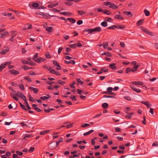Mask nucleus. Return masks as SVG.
I'll return each instance as SVG.
<instances>
[{"label": "nucleus", "instance_id": "2eb2a0df", "mask_svg": "<svg viewBox=\"0 0 158 158\" xmlns=\"http://www.w3.org/2000/svg\"><path fill=\"white\" fill-rule=\"evenodd\" d=\"M101 55L102 56L104 55H106L108 57H110L111 56V53L108 52H103L101 54Z\"/></svg>", "mask_w": 158, "mask_h": 158}, {"label": "nucleus", "instance_id": "58836bf2", "mask_svg": "<svg viewBox=\"0 0 158 158\" xmlns=\"http://www.w3.org/2000/svg\"><path fill=\"white\" fill-rule=\"evenodd\" d=\"M90 125L89 124H88V123H85L84 124H83L82 125H81V127H86L88 126H89Z\"/></svg>", "mask_w": 158, "mask_h": 158}, {"label": "nucleus", "instance_id": "4d7b16f0", "mask_svg": "<svg viewBox=\"0 0 158 158\" xmlns=\"http://www.w3.org/2000/svg\"><path fill=\"white\" fill-rule=\"evenodd\" d=\"M69 47L70 48H76V44H71L69 45Z\"/></svg>", "mask_w": 158, "mask_h": 158}, {"label": "nucleus", "instance_id": "6e6552de", "mask_svg": "<svg viewBox=\"0 0 158 158\" xmlns=\"http://www.w3.org/2000/svg\"><path fill=\"white\" fill-rule=\"evenodd\" d=\"M109 7L114 9H117L118 8V6H117L115 4L112 3L109 6Z\"/></svg>", "mask_w": 158, "mask_h": 158}, {"label": "nucleus", "instance_id": "49530a36", "mask_svg": "<svg viewBox=\"0 0 158 158\" xmlns=\"http://www.w3.org/2000/svg\"><path fill=\"white\" fill-rule=\"evenodd\" d=\"M60 13L62 15H69V14H70V13L69 12L64 11L63 12Z\"/></svg>", "mask_w": 158, "mask_h": 158}, {"label": "nucleus", "instance_id": "412c9836", "mask_svg": "<svg viewBox=\"0 0 158 158\" xmlns=\"http://www.w3.org/2000/svg\"><path fill=\"white\" fill-rule=\"evenodd\" d=\"M94 131V130H91L88 132L84 133L83 134V135L84 136H86L88 135H89Z\"/></svg>", "mask_w": 158, "mask_h": 158}, {"label": "nucleus", "instance_id": "bb28decb", "mask_svg": "<svg viewBox=\"0 0 158 158\" xmlns=\"http://www.w3.org/2000/svg\"><path fill=\"white\" fill-rule=\"evenodd\" d=\"M107 92L109 93V94H112L111 91L113 90V89L111 87H109L107 89Z\"/></svg>", "mask_w": 158, "mask_h": 158}, {"label": "nucleus", "instance_id": "f3484780", "mask_svg": "<svg viewBox=\"0 0 158 158\" xmlns=\"http://www.w3.org/2000/svg\"><path fill=\"white\" fill-rule=\"evenodd\" d=\"M93 32L96 31L99 32L101 31V29L100 27H98L95 28L94 29H93Z\"/></svg>", "mask_w": 158, "mask_h": 158}, {"label": "nucleus", "instance_id": "13d9d810", "mask_svg": "<svg viewBox=\"0 0 158 158\" xmlns=\"http://www.w3.org/2000/svg\"><path fill=\"white\" fill-rule=\"evenodd\" d=\"M22 68L23 69H24L25 70H27L29 69V67L26 65H25V66H23V67H22Z\"/></svg>", "mask_w": 158, "mask_h": 158}, {"label": "nucleus", "instance_id": "9b49d317", "mask_svg": "<svg viewBox=\"0 0 158 158\" xmlns=\"http://www.w3.org/2000/svg\"><path fill=\"white\" fill-rule=\"evenodd\" d=\"M115 64H116L115 63L110 64H109V66L112 69L115 70L116 69V67L115 66Z\"/></svg>", "mask_w": 158, "mask_h": 158}, {"label": "nucleus", "instance_id": "4468645a", "mask_svg": "<svg viewBox=\"0 0 158 158\" xmlns=\"http://www.w3.org/2000/svg\"><path fill=\"white\" fill-rule=\"evenodd\" d=\"M123 13L127 15H129L130 17H132L133 15V14L131 13V12L129 11H125L123 12Z\"/></svg>", "mask_w": 158, "mask_h": 158}, {"label": "nucleus", "instance_id": "0e129e2a", "mask_svg": "<svg viewBox=\"0 0 158 158\" xmlns=\"http://www.w3.org/2000/svg\"><path fill=\"white\" fill-rule=\"evenodd\" d=\"M131 68H128L126 70V73H128L131 72Z\"/></svg>", "mask_w": 158, "mask_h": 158}, {"label": "nucleus", "instance_id": "864d4df0", "mask_svg": "<svg viewBox=\"0 0 158 158\" xmlns=\"http://www.w3.org/2000/svg\"><path fill=\"white\" fill-rule=\"evenodd\" d=\"M77 94H80L82 92H84L83 91H82L79 89H77Z\"/></svg>", "mask_w": 158, "mask_h": 158}, {"label": "nucleus", "instance_id": "3c124183", "mask_svg": "<svg viewBox=\"0 0 158 158\" xmlns=\"http://www.w3.org/2000/svg\"><path fill=\"white\" fill-rule=\"evenodd\" d=\"M64 3L66 5L69 6H71L73 4V3L69 2H65Z\"/></svg>", "mask_w": 158, "mask_h": 158}, {"label": "nucleus", "instance_id": "ea45409f", "mask_svg": "<svg viewBox=\"0 0 158 158\" xmlns=\"http://www.w3.org/2000/svg\"><path fill=\"white\" fill-rule=\"evenodd\" d=\"M117 28L118 29H123L125 28V26L122 25H118V26H117Z\"/></svg>", "mask_w": 158, "mask_h": 158}, {"label": "nucleus", "instance_id": "0eeeda50", "mask_svg": "<svg viewBox=\"0 0 158 158\" xmlns=\"http://www.w3.org/2000/svg\"><path fill=\"white\" fill-rule=\"evenodd\" d=\"M115 19H117L119 20H123L124 19L123 17L122 16L118 15H115L114 17Z\"/></svg>", "mask_w": 158, "mask_h": 158}, {"label": "nucleus", "instance_id": "f8f14e48", "mask_svg": "<svg viewBox=\"0 0 158 158\" xmlns=\"http://www.w3.org/2000/svg\"><path fill=\"white\" fill-rule=\"evenodd\" d=\"M0 37L2 39H3L4 38V36H7L9 35V33L8 32L6 31L3 33H2L1 34Z\"/></svg>", "mask_w": 158, "mask_h": 158}, {"label": "nucleus", "instance_id": "603ef678", "mask_svg": "<svg viewBox=\"0 0 158 158\" xmlns=\"http://www.w3.org/2000/svg\"><path fill=\"white\" fill-rule=\"evenodd\" d=\"M77 99H72V102L73 104H75L78 103V101H77Z\"/></svg>", "mask_w": 158, "mask_h": 158}, {"label": "nucleus", "instance_id": "72a5a7b5", "mask_svg": "<svg viewBox=\"0 0 158 158\" xmlns=\"http://www.w3.org/2000/svg\"><path fill=\"white\" fill-rule=\"evenodd\" d=\"M27 27V29H31L32 28V25L31 24L29 25V24H27L26 25L25 27Z\"/></svg>", "mask_w": 158, "mask_h": 158}, {"label": "nucleus", "instance_id": "774afa93", "mask_svg": "<svg viewBox=\"0 0 158 158\" xmlns=\"http://www.w3.org/2000/svg\"><path fill=\"white\" fill-rule=\"evenodd\" d=\"M34 148L33 147H31L29 149L28 151L30 152H32L34 150Z\"/></svg>", "mask_w": 158, "mask_h": 158}, {"label": "nucleus", "instance_id": "393cba45", "mask_svg": "<svg viewBox=\"0 0 158 158\" xmlns=\"http://www.w3.org/2000/svg\"><path fill=\"white\" fill-rule=\"evenodd\" d=\"M51 98V96L49 94L46 95L45 96H42L40 98V99H49Z\"/></svg>", "mask_w": 158, "mask_h": 158}, {"label": "nucleus", "instance_id": "39448f33", "mask_svg": "<svg viewBox=\"0 0 158 158\" xmlns=\"http://www.w3.org/2000/svg\"><path fill=\"white\" fill-rule=\"evenodd\" d=\"M32 106L33 108L37 112H40L41 111V110L37 107V105H36L33 104Z\"/></svg>", "mask_w": 158, "mask_h": 158}, {"label": "nucleus", "instance_id": "1a4fd4ad", "mask_svg": "<svg viewBox=\"0 0 158 158\" xmlns=\"http://www.w3.org/2000/svg\"><path fill=\"white\" fill-rule=\"evenodd\" d=\"M141 102L146 106L147 108L151 107L152 106V105L148 101L145 102Z\"/></svg>", "mask_w": 158, "mask_h": 158}, {"label": "nucleus", "instance_id": "4c0bfd02", "mask_svg": "<svg viewBox=\"0 0 158 158\" xmlns=\"http://www.w3.org/2000/svg\"><path fill=\"white\" fill-rule=\"evenodd\" d=\"M102 106L103 108H106L108 106V105L106 103H104L102 104Z\"/></svg>", "mask_w": 158, "mask_h": 158}, {"label": "nucleus", "instance_id": "cd10ccee", "mask_svg": "<svg viewBox=\"0 0 158 158\" xmlns=\"http://www.w3.org/2000/svg\"><path fill=\"white\" fill-rule=\"evenodd\" d=\"M144 12L146 16H148L150 15L149 11L146 9H145L144 10Z\"/></svg>", "mask_w": 158, "mask_h": 158}, {"label": "nucleus", "instance_id": "6ab92c4d", "mask_svg": "<svg viewBox=\"0 0 158 158\" xmlns=\"http://www.w3.org/2000/svg\"><path fill=\"white\" fill-rule=\"evenodd\" d=\"M48 70L50 72L51 74H54L55 73L56 71H55V70L52 69L51 67H49V69Z\"/></svg>", "mask_w": 158, "mask_h": 158}, {"label": "nucleus", "instance_id": "423d86ee", "mask_svg": "<svg viewBox=\"0 0 158 158\" xmlns=\"http://www.w3.org/2000/svg\"><path fill=\"white\" fill-rule=\"evenodd\" d=\"M12 74L16 75L19 74V72L16 70L14 69H12L9 71Z\"/></svg>", "mask_w": 158, "mask_h": 158}, {"label": "nucleus", "instance_id": "aec40b11", "mask_svg": "<svg viewBox=\"0 0 158 158\" xmlns=\"http://www.w3.org/2000/svg\"><path fill=\"white\" fill-rule=\"evenodd\" d=\"M77 13L79 15H81L86 13V12L84 10H78L77 11Z\"/></svg>", "mask_w": 158, "mask_h": 158}, {"label": "nucleus", "instance_id": "e2e57ef3", "mask_svg": "<svg viewBox=\"0 0 158 158\" xmlns=\"http://www.w3.org/2000/svg\"><path fill=\"white\" fill-rule=\"evenodd\" d=\"M45 56L47 58H50L51 57V56L49 54H45Z\"/></svg>", "mask_w": 158, "mask_h": 158}, {"label": "nucleus", "instance_id": "e433bc0d", "mask_svg": "<svg viewBox=\"0 0 158 158\" xmlns=\"http://www.w3.org/2000/svg\"><path fill=\"white\" fill-rule=\"evenodd\" d=\"M108 46V44L107 42H105L103 43V46L105 49L107 48Z\"/></svg>", "mask_w": 158, "mask_h": 158}, {"label": "nucleus", "instance_id": "79ce46f5", "mask_svg": "<svg viewBox=\"0 0 158 158\" xmlns=\"http://www.w3.org/2000/svg\"><path fill=\"white\" fill-rule=\"evenodd\" d=\"M139 65H134V66L133 68V69H135V71H137L138 70V68L139 67Z\"/></svg>", "mask_w": 158, "mask_h": 158}, {"label": "nucleus", "instance_id": "bf43d9fd", "mask_svg": "<svg viewBox=\"0 0 158 158\" xmlns=\"http://www.w3.org/2000/svg\"><path fill=\"white\" fill-rule=\"evenodd\" d=\"M11 32L12 33L11 34L12 36H13L14 38L16 35V34L15 31H12Z\"/></svg>", "mask_w": 158, "mask_h": 158}, {"label": "nucleus", "instance_id": "7ed1b4c3", "mask_svg": "<svg viewBox=\"0 0 158 158\" xmlns=\"http://www.w3.org/2000/svg\"><path fill=\"white\" fill-rule=\"evenodd\" d=\"M131 88L132 90L136 93H139L141 91V90L135 87L134 86H131Z\"/></svg>", "mask_w": 158, "mask_h": 158}, {"label": "nucleus", "instance_id": "09e8293b", "mask_svg": "<svg viewBox=\"0 0 158 158\" xmlns=\"http://www.w3.org/2000/svg\"><path fill=\"white\" fill-rule=\"evenodd\" d=\"M58 83L60 85H63L65 83V82L64 81H61L60 80H59L58 81Z\"/></svg>", "mask_w": 158, "mask_h": 158}, {"label": "nucleus", "instance_id": "4be33fe9", "mask_svg": "<svg viewBox=\"0 0 158 158\" xmlns=\"http://www.w3.org/2000/svg\"><path fill=\"white\" fill-rule=\"evenodd\" d=\"M58 3L57 2L55 4H53L51 5H49L48 6V7L49 8H52L55 7L56 6L58 5Z\"/></svg>", "mask_w": 158, "mask_h": 158}, {"label": "nucleus", "instance_id": "052dcab7", "mask_svg": "<svg viewBox=\"0 0 158 158\" xmlns=\"http://www.w3.org/2000/svg\"><path fill=\"white\" fill-rule=\"evenodd\" d=\"M77 81L78 83H80L82 85L83 84V82L81 81L80 78L77 79Z\"/></svg>", "mask_w": 158, "mask_h": 158}, {"label": "nucleus", "instance_id": "6e6d98bb", "mask_svg": "<svg viewBox=\"0 0 158 158\" xmlns=\"http://www.w3.org/2000/svg\"><path fill=\"white\" fill-rule=\"evenodd\" d=\"M19 87L21 90H24V86L23 85L21 84L19 85Z\"/></svg>", "mask_w": 158, "mask_h": 158}, {"label": "nucleus", "instance_id": "a878e982", "mask_svg": "<svg viewBox=\"0 0 158 158\" xmlns=\"http://www.w3.org/2000/svg\"><path fill=\"white\" fill-rule=\"evenodd\" d=\"M46 30L48 31L51 32L53 31V29L52 27H49L46 28Z\"/></svg>", "mask_w": 158, "mask_h": 158}, {"label": "nucleus", "instance_id": "2f4dec72", "mask_svg": "<svg viewBox=\"0 0 158 158\" xmlns=\"http://www.w3.org/2000/svg\"><path fill=\"white\" fill-rule=\"evenodd\" d=\"M143 19H141L138 21L137 23V25L138 26H139L142 24L143 22Z\"/></svg>", "mask_w": 158, "mask_h": 158}, {"label": "nucleus", "instance_id": "f03ea898", "mask_svg": "<svg viewBox=\"0 0 158 158\" xmlns=\"http://www.w3.org/2000/svg\"><path fill=\"white\" fill-rule=\"evenodd\" d=\"M131 83L135 85H140L141 86H143V87L147 89V88L145 86H143V83L141 81H133L131 82Z\"/></svg>", "mask_w": 158, "mask_h": 158}, {"label": "nucleus", "instance_id": "c9c22d12", "mask_svg": "<svg viewBox=\"0 0 158 158\" xmlns=\"http://www.w3.org/2000/svg\"><path fill=\"white\" fill-rule=\"evenodd\" d=\"M101 25L103 27H106L107 26V24L106 22L104 21L101 23Z\"/></svg>", "mask_w": 158, "mask_h": 158}, {"label": "nucleus", "instance_id": "b1692460", "mask_svg": "<svg viewBox=\"0 0 158 158\" xmlns=\"http://www.w3.org/2000/svg\"><path fill=\"white\" fill-rule=\"evenodd\" d=\"M103 12V13L108 15H110L111 14L110 11V10H104Z\"/></svg>", "mask_w": 158, "mask_h": 158}, {"label": "nucleus", "instance_id": "9d476101", "mask_svg": "<svg viewBox=\"0 0 158 158\" xmlns=\"http://www.w3.org/2000/svg\"><path fill=\"white\" fill-rule=\"evenodd\" d=\"M29 89L31 91H33L35 93H37L38 91V89L37 88H35L33 87H29Z\"/></svg>", "mask_w": 158, "mask_h": 158}, {"label": "nucleus", "instance_id": "338daca9", "mask_svg": "<svg viewBox=\"0 0 158 158\" xmlns=\"http://www.w3.org/2000/svg\"><path fill=\"white\" fill-rule=\"evenodd\" d=\"M64 38L65 40H67L69 38V36L68 35H64Z\"/></svg>", "mask_w": 158, "mask_h": 158}, {"label": "nucleus", "instance_id": "20e7f679", "mask_svg": "<svg viewBox=\"0 0 158 158\" xmlns=\"http://www.w3.org/2000/svg\"><path fill=\"white\" fill-rule=\"evenodd\" d=\"M46 60L44 58H41L40 57H38L37 58V60H35V62L38 63H40L41 62L44 61Z\"/></svg>", "mask_w": 158, "mask_h": 158}, {"label": "nucleus", "instance_id": "c03bdc74", "mask_svg": "<svg viewBox=\"0 0 158 158\" xmlns=\"http://www.w3.org/2000/svg\"><path fill=\"white\" fill-rule=\"evenodd\" d=\"M39 4L37 3H34L32 4V6L34 8H37L39 6Z\"/></svg>", "mask_w": 158, "mask_h": 158}, {"label": "nucleus", "instance_id": "473e14b6", "mask_svg": "<svg viewBox=\"0 0 158 158\" xmlns=\"http://www.w3.org/2000/svg\"><path fill=\"white\" fill-rule=\"evenodd\" d=\"M106 21L108 22H112L113 20L112 18L107 17L106 18Z\"/></svg>", "mask_w": 158, "mask_h": 158}, {"label": "nucleus", "instance_id": "680f3d73", "mask_svg": "<svg viewBox=\"0 0 158 158\" xmlns=\"http://www.w3.org/2000/svg\"><path fill=\"white\" fill-rule=\"evenodd\" d=\"M115 80H116L115 81L116 83H119L121 81H122L123 80L121 79H116Z\"/></svg>", "mask_w": 158, "mask_h": 158}, {"label": "nucleus", "instance_id": "5fc2aeb1", "mask_svg": "<svg viewBox=\"0 0 158 158\" xmlns=\"http://www.w3.org/2000/svg\"><path fill=\"white\" fill-rule=\"evenodd\" d=\"M21 61L22 62V63L23 64H28V63H29V62L28 61L25 60H22Z\"/></svg>", "mask_w": 158, "mask_h": 158}, {"label": "nucleus", "instance_id": "dca6fc26", "mask_svg": "<svg viewBox=\"0 0 158 158\" xmlns=\"http://www.w3.org/2000/svg\"><path fill=\"white\" fill-rule=\"evenodd\" d=\"M67 20L72 23H74L76 22L75 19L72 18H68Z\"/></svg>", "mask_w": 158, "mask_h": 158}, {"label": "nucleus", "instance_id": "37998d69", "mask_svg": "<svg viewBox=\"0 0 158 158\" xmlns=\"http://www.w3.org/2000/svg\"><path fill=\"white\" fill-rule=\"evenodd\" d=\"M58 133H59L58 132H56V133H54L53 134V139H56L58 135H56L58 134Z\"/></svg>", "mask_w": 158, "mask_h": 158}, {"label": "nucleus", "instance_id": "f257e3e1", "mask_svg": "<svg viewBox=\"0 0 158 158\" xmlns=\"http://www.w3.org/2000/svg\"><path fill=\"white\" fill-rule=\"evenodd\" d=\"M13 93L16 96L19 98L22 99H26L25 96L19 91L17 92L14 90H13Z\"/></svg>", "mask_w": 158, "mask_h": 158}, {"label": "nucleus", "instance_id": "f704fd0d", "mask_svg": "<svg viewBox=\"0 0 158 158\" xmlns=\"http://www.w3.org/2000/svg\"><path fill=\"white\" fill-rule=\"evenodd\" d=\"M24 78L28 82H31L32 81L31 79L30 78L28 77H25Z\"/></svg>", "mask_w": 158, "mask_h": 158}, {"label": "nucleus", "instance_id": "a19ab883", "mask_svg": "<svg viewBox=\"0 0 158 158\" xmlns=\"http://www.w3.org/2000/svg\"><path fill=\"white\" fill-rule=\"evenodd\" d=\"M38 57V53H36L35 54L32 59L33 60H34L35 61V60H37V58Z\"/></svg>", "mask_w": 158, "mask_h": 158}, {"label": "nucleus", "instance_id": "7c9ffc66", "mask_svg": "<svg viewBox=\"0 0 158 158\" xmlns=\"http://www.w3.org/2000/svg\"><path fill=\"white\" fill-rule=\"evenodd\" d=\"M115 28H117V26L115 25H113L109 27H108V29L109 30L114 29Z\"/></svg>", "mask_w": 158, "mask_h": 158}, {"label": "nucleus", "instance_id": "ddd939ff", "mask_svg": "<svg viewBox=\"0 0 158 158\" xmlns=\"http://www.w3.org/2000/svg\"><path fill=\"white\" fill-rule=\"evenodd\" d=\"M93 29H85L83 30L84 32H88L89 34L93 32Z\"/></svg>", "mask_w": 158, "mask_h": 158}, {"label": "nucleus", "instance_id": "c85d7f7f", "mask_svg": "<svg viewBox=\"0 0 158 158\" xmlns=\"http://www.w3.org/2000/svg\"><path fill=\"white\" fill-rule=\"evenodd\" d=\"M33 136L31 134L26 135L23 138V139H25L26 138H31Z\"/></svg>", "mask_w": 158, "mask_h": 158}, {"label": "nucleus", "instance_id": "c756f323", "mask_svg": "<svg viewBox=\"0 0 158 158\" xmlns=\"http://www.w3.org/2000/svg\"><path fill=\"white\" fill-rule=\"evenodd\" d=\"M6 67V64H2L0 65V72L2 71V69Z\"/></svg>", "mask_w": 158, "mask_h": 158}, {"label": "nucleus", "instance_id": "a211bd4d", "mask_svg": "<svg viewBox=\"0 0 158 158\" xmlns=\"http://www.w3.org/2000/svg\"><path fill=\"white\" fill-rule=\"evenodd\" d=\"M24 101V103L25 104L26 106L27 107V108L29 109H31V108H30V106H29L28 103L27 102V99H23Z\"/></svg>", "mask_w": 158, "mask_h": 158}, {"label": "nucleus", "instance_id": "5701e85b", "mask_svg": "<svg viewBox=\"0 0 158 158\" xmlns=\"http://www.w3.org/2000/svg\"><path fill=\"white\" fill-rule=\"evenodd\" d=\"M134 114V113L133 112L129 113L126 115V117L128 118H130L131 117V116L133 115Z\"/></svg>", "mask_w": 158, "mask_h": 158}, {"label": "nucleus", "instance_id": "a18cd8bd", "mask_svg": "<svg viewBox=\"0 0 158 158\" xmlns=\"http://www.w3.org/2000/svg\"><path fill=\"white\" fill-rule=\"evenodd\" d=\"M103 98H115L114 97V96H110V95H104L103 96Z\"/></svg>", "mask_w": 158, "mask_h": 158}, {"label": "nucleus", "instance_id": "de8ad7c7", "mask_svg": "<svg viewBox=\"0 0 158 158\" xmlns=\"http://www.w3.org/2000/svg\"><path fill=\"white\" fill-rule=\"evenodd\" d=\"M63 48L62 47H60L59 48L58 50V54H60V53L61 52V51L62 50H63Z\"/></svg>", "mask_w": 158, "mask_h": 158}, {"label": "nucleus", "instance_id": "69168bd1", "mask_svg": "<svg viewBox=\"0 0 158 158\" xmlns=\"http://www.w3.org/2000/svg\"><path fill=\"white\" fill-rule=\"evenodd\" d=\"M111 4V3L110 2H104V4L106 6H108L109 5H110V4Z\"/></svg>", "mask_w": 158, "mask_h": 158}, {"label": "nucleus", "instance_id": "8fccbe9b", "mask_svg": "<svg viewBox=\"0 0 158 158\" xmlns=\"http://www.w3.org/2000/svg\"><path fill=\"white\" fill-rule=\"evenodd\" d=\"M77 24L78 25H80L83 23V21L81 20H78L77 22Z\"/></svg>", "mask_w": 158, "mask_h": 158}]
</instances>
